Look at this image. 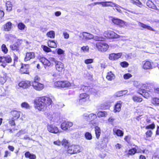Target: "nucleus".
<instances>
[{
  "label": "nucleus",
  "instance_id": "1",
  "mask_svg": "<svg viewBox=\"0 0 159 159\" xmlns=\"http://www.w3.org/2000/svg\"><path fill=\"white\" fill-rule=\"evenodd\" d=\"M35 108L39 111H44L52 106V99L47 97H42L36 100L34 102Z\"/></svg>",
  "mask_w": 159,
  "mask_h": 159
},
{
  "label": "nucleus",
  "instance_id": "2",
  "mask_svg": "<svg viewBox=\"0 0 159 159\" xmlns=\"http://www.w3.org/2000/svg\"><path fill=\"white\" fill-rule=\"evenodd\" d=\"M54 85L55 87L62 88H75L79 85L75 84L73 82L70 83L67 80L59 81L55 82Z\"/></svg>",
  "mask_w": 159,
  "mask_h": 159
},
{
  "label": "nucleus",
  "instance_id": "3",
  "mask_svg": "<svg viewBox=\"0 0 159 159\" xmlns=\"http://www.w3.org/2000/svg\"><path fill=\"white\" fill-rule=\"evenodd\" d=\"M12 61L10 56L7 55L5 56L0 57V63H2L1 65L3 67H5L7 66V63H11Z\"/></svg>",
  "mask_w": 159,
  "mask_h": 159
},
{
  "label": "nucleus",
  "instance_id": "4",
  "mask_svg": "<svg viewBox=\"0 0 159 159\" xmlns=\"http://www.w3.org/2000/svg\"><path fill=\"white\" fill-rule=\"evenodd\" d=\"M96 47L98 51L102 52L106 51L109 48V45L104 42H98L97 43Z\"/></svg>",
  "mask_w": 159,
  "mask_h": 159
},
{
  "label": "nucleus",
  "instance_id": "5",
  "mask_svg": "<svg viewBox=\"0 0 159 159\" xmlns=\"http://www.w3.org/2000/svg\"><path fill=\"white\" fill-rule=\"evenodd\" d=\"M89 95L87 93H84L80 94L78 104L80 105L84 104L85 102L89 100Z\"/></svg>",
  "mask_w": 159,
  "mask_h": 159
},
{
  "label": "nucleus",
  "instance_id": "6",
  "mask_svg": "<svg viewBox=\"0 0 159 159\" xmlns=\"http://www.w3.org/2000/svg\"><path fill=\"white\" fill-rule=\"evenodd\" d=\"M105 37L109 38H117L120 37L119 35L112 31H105L103 34Z\"/></svg>",
  "mask_w": 159,
  "mask_h": 159
},
{
  "label": "nucleus",
  "instance_id": "7",
  "mask_svg": "<svg viewBox=\"0 0 159 159\" xmlns=\"http://www.w3.org/2000/svg\"><path fill=\"white\" fill-rule=\"evenodd\" d=\"M48 130L53 134H57L60 132L58 127L52 124H48L47 126Z\"/></svg>",
  "mask_w": 159,
  "mask_h": 159
},
{
  "label": "nucleus",
  "instance_id": "8",
  "mask_svg": "<svg viewBox=\"0 0 159 159\" xmlns=\"http://www.w3.org/2000/svg\"><path fill=\"white\" fill-rule=\"evenodd\" d=\"M31 84L33 88L37 91H41L44 88V84L39 82H32Z\"/></svg>",
  "mask_w": 159,
  "mask_h": 159
},
{
  "label": "nucleus",
  "instance_id": "9",
  "mask_svg": "<svg viewBox=\"0 0 159 159\" xmlns=\"http://www.w3.org/2000/svg\"><path fill=\"white\" fill-rule=\"evenodd\" d=\"M73 123L69 121H64L61 125V128L62 129L64 130H66L68 128L72 126Z\"/></svg>",
  "mask_w": 159,
  "mask_h": 159
},
{
  "label": "nucleus",
  "instance_id": "10",
  "mask_svg": "<svg viewBox=\"0 0 159 159\" xmlns=\"http://www.w3.org/2000/svg\"><path fill=\"white\" fill-rule=\"evenodd\" d=\"M84 40H87L93 39V35L90 33L85 32H83L80 34V37L82 38Z\"/></svg>",
  "mask_w": 159,
  "mask_h": 159
},
{
  "label": "nucleus",
  "instance_id": "11",
  "mask_svg": "<svg viewBox=\"0 0 159 159\" xmlns=\"http://www.w3.org/2000/svg\"><path fill=\"white\" fill-rule=\"evenodd\" d=\"M111 20L114 24L120 26H124L125 25H126L125 22L118 18H112Z\"/></svg>",
  "mask_w": 159,
  "mask_h": 159
},
{
  "label": "nucleus",
  "instance_id": "12",
  "mask_svg": "<svg viewBox=\"0 0 159 159\" xmlns=\"http://www.w3.org/2000/svg\"><path fill=\"white\" fill-rule=\"evenodd\" d=\"M22 42V40L21 39H18L17 40V43H19V44H14L11 45L10 46V48L12 50L19 51V46Z\"/></svg>",
  "mask_w": 159,
  "mask_h": 159
},
{
  "label": "nucleus",
  "instance_id": "13",
  "mask_svg": "<svg viewBox=\"0 0 159 159\" xmlns=\"http://www.w3.org/2000/svg\"><path fill=\"white\" fill-rule=\"evenodd\" d=\"M30 85V82L29 81H22L18 84V86L23 89H27Z\"/></svg>",
  "mask_w": 159,
  "mask_h": 159
},
{
  "label": "nucleus",
  "instance_id": "14",
  "mask_svg": "<svg viewBox=\"0 0 159 159\" xmlns=\"http://www.w3.org/2000/svg\"><path fill=\"white\" fill-rule=\"evenodd\" d=\"M55 66L56 70L59 72H62L64 70V64L60 61H56Z\"/></svg>",
  "mask_w": 159,
  "mask_h": 159
},
{
  "label": "nucleus",
  "instance_id": "15",
  "mask_svg": "<svg viewBox=\"0 0 159 159\" xmlns=\"http://www.w3.org/2000/svg\"><path fill=\"white\" fill-rule=\"evenodd\" d=\"M83 116L85 118H87V120L89 121L93 120L97 117L96 115L93 113H91L89 115L85 113L83 115Z\"/></svg>",
  "mask_w": 159,
  "mask_h": 159
},
{
  "label": "nucleus",
  "instance_id": "16",
  "mask_svg": "<svg viewBox=\"0 0 159 159\" xmlns=\"http://www.w3.org/2000/svg\"><path fill=\"white\" fill-rule=\"evenodd\" d=\"M77 147L74 145H72L68 147L67 152L68 153L72 154L77 152Z\"/></svg>",
  "mask_w": 159,
  "mask_h": 159
},
{
  "label": "nucleus",
  "instance_id": "17",
  "mask_svg": "<svg viewBox=\"0 0 159 159\" xmlns=\"http://www.w3.org/2000/svg\"><path fill=\"white\" fill-rule=\"evenodd\" d=\"M29 66L28 64H22L20 69V72L22 73L28 74L29 73Z\"/></svg>",
  "mask_w": 159,
  "mask_h": 159
},
{
  "label": "nucleus",
  "instance_id": "18",
  "mask_svg": "<svg viewBox=\"0 0 159 159\" xmlns=\"http://www.w3.org/2000/svg\"><path fill=\"white\" fill-rule=\"evenodd\" d=\"M122 54V53H111L109 55V59L112 60H116L120 58Z\"/></svg>",
  "mask_w": 159,
  "mask_h": 159
},
{
  "label": "nucleus",
  "instance_id": "19",
  "mask_svg": "<svg viewBox=\"0 0 159 159\" xmlns=\"http://www.w3.org/2000/svg\"><path fill=\"white\" fill-rule=\"evenodd\" d=\"M122 103L123 102L120 101H118L117 102L114 107V112H119L120 111Z\"/></svg>",
  "mask_w": 159,
  "mask_h": 159
},
{
  "label": "nucleus",
  "instance_id": "20",
  "mask_svg": "<svg viewBox=\"0 0 159 159\" xmlns=\"http://www.w3.org/2000/svg\"><path fill=\"white\" fill-rule=\"evenodd\" d=\"M143 67L145 70H148L152 68L151 62L148 61H143Z\"/></svg>",
  "mask_w": 159,
  "mask_h": 159
},
{
  "label": "nucleus",
  "instance_id": "21",
  "mask_svg": "<svg viewBox=\"0 0 159 159\" xmlns=\"http://www.w3.org/2000/svg\"><path fill=\"white\" fill-rule=\"evenodd\" d=\"M7 73L2 72L0 75V82L3 84L7 81Z\"/></svg>",
  "mask_w": 159,
  "mask_h": 159
},
{
  "label": "nucleus",
  "instance_id": "22",
  "mask_svg": "<svg viewBox=\"0 0 159 159\" xmlns=\"http://www.w3.org/2000/svg\"><path fill=\"white\" fill-rule=\"evenodd\" d=\"M35 53L34 52H27L26 54L25 57V61H27L31 59H33L35 57Z\"/></svg>",
  "mask_w": 159,
  "mask_h": 159
},
{
  "label": "nucleus",
  "instance_id": "23",
  "mask_svg": "<svg viewBox=\"0 0 159 159\" xmlns=\"http://www.w3.org/2000/svg\"><path fill=\"white\" fill-rule=\"evenodd\" d=\"M114 134L119 137H122L124 135V132L115 127L113 129Z\"/></svg>",
  "mask_w": 159,
  "mask_h": 159
},
{
  "label": "nucleus",
  "instance_id": "24",
  "mask_svg": "<svg viewBox=\"0 0 159 159\" xmlns=\"http://www.w3.org/2000/svg\"><path fill=\"white\" fill-rule=\"evenodd\" d=\"M135 147L129 149L127 153V155L131 156L134 155L136 152H137L138 147L137 146L134 145Z\"/></svg>",
  "mask_w": 159,
  "mask_h": 159
},
{
  "label": "nucleus",
  "instance_id": "25",
  "mask_svg": "<svg viewBox=\"0 0 159 159\" xmlns=\"http://www.w3.org/2000/svg\"><path fill=\"white\" fill-rule=\"evenodd\" d=\"M11 114L13 118L16 120L19 118L20 114V112L17 111H11Z\"/></svg>",
  "mask_w": 159,
  "mask_h": 159
},
{
  "label": "nucleus",
  "instance_id": "26",
  "mask_svg": "<svg viewBox=\"0 0 159 159\" xmlns=\"http://www.w3.org/2000/svg\"><path fill=\"white\" fill-rule=\"evenodd\" d=\"M102 6L103 7H113L115 3L110 1L102 2Z\"/></svg>",
  "mask_w": 159,
  "mask_h": 159
},
{
  "label": "nucleus",
  "instance_id": "27",
  "mask_svg": "<svg viewBox=\"0 0 159 159\" xmlns=\"http://www.w3.org/2000/svg\"><path fill=\"white\" fill-rule=\"evenodd\" d=\"M12 24L10 22H7L3 25L4 30L8 31L11 30L12 27Z\"/></svg>",
  "mask_w": 159,
  "mask_h": 159
},
{
  "label": "nucleus",
  "instance_id": "28",
  "mask_svg": "<svg viewBox=\"0 0 159 159\" xmlns=\"http://www.w3.org/2000/svg\"><path fill=\"white\" fill-rule=\"evenodd\" d=\"M107 113L106 111H99L97 113V117L100 118L102 117H105L107 116Z\"/></svg>",
  "mask_w": 159,
  "mask_h": 159
},
{
  "label": "nucleus",
  "instance_id": "29",
  "mask_svg": "<svg viewBox=\"0 0 159 159\" xmlns=\"http://www.w3.org/2000/svg\"><path fill=\"white\" fill-rule=\"evenodd\" d=\"M40 61L44 65L50 66L51 65L49 61L44 57H42L39 59Z\"/></svg>",
  "mask_w": 159,
  "mask_h": 159
},
{
  "label": "nucleus",
  "instance_id": "30",
  "mask_svg": "<svg viewBox=\"0 0 159 159\" xmlns=\"http://www.w3.org/2000/svg\"><path fill=\"white\" fill-rule=\"evenodd\" d=\"M147 5L149 8L155 10H158L156 5L151 1H148L147 2Z\"/></svg>",
  "mask_w": 159,
  "mask_h": 159
},
{
  "label": "nucleus",
  "instance_id": "31",
  "mask_svg": "<svg viewBox=\"0 0 159 159\" xmlns=\"http://www.w3.org/2000/svg\"><path fill=\"white\" fill-rule=\"evenodd\" d=\"M95 131L96 137L98 139L101 134V130L100 128L98 126L95 127Z\"/></svg>",
  "mask_w": 159,
  "mask_h": 159
},
{
  "label": "nucleus",
  "instance_id": "32",
  "mask_svg": "<svg viewBox=\"0 0 159 159\" xmlns=\"http://www.w3.org/2000/svg\"><path fill=\"white\" fill-rule=\"evenodd\" d=\"M138 25L143 28L152 31H154L153 29L150 26L144 24L140 22H138Z\"/></svg>",
  "mask_w": 159,
  "mask_h": 159
},
{
  "label": "nucleus",
  "instance_id": "33",
  "mask_svg": "<svg viewBox=\"0 0 159 159\" xmlns=\"http://www.w3.org/2000/svg\"><path fill=\"white\" fill-rule=\"evenodd\" d=\"M92 32L93 33L97 34L98 35H102V31L98 27H95L92 30Z\"/></svg>",
  "mask_w": 159,
  "mask_h": 159
},
{
  "label": "nucleus",
  "instance_id": "34",
  "mask_svg": "<svg viewBox=\"0 0 159 159\" xmlns=\"http://www.w3.org/2000/svg\"><path fill=\"white\" fill-rule=\"evenodd\" d=\"M138 93L145 98H148L149 97L150 94L145 90H143L142 92H139Z\"/></svg>",
  "mask_w": 159,
  "mask_h": 159
},
{
  "label": "nucleus",
  "instance_id": "35",
  "mask_svg": "<svg viewBox=\"0 0 159 159\" xmlns=\"http://www.w3.org/2000/svg\"><path fill=\"white\" fill-rule=\"evenodd\" d=\"M107 79L109 80H112L115 78V75L111 71L108 72L107 76Z\"/></svg>",
  "mask_w": 159,
  "mask_h": 159
},
{
  "label": "nucleus",
  "instance_id": "36",
  "mask_svg": "<svg viewBox=\"0 0 159 159\" xmlns=\"http://www.w3.org/2000/svg\"><path fill=\"white\" fill-rule=\"evenodd\" d=\"M46 36L50 38L53 39L55 36V32L53 30L50 31L47 33Z\"/></svg>",
  "mask_w": 159,
  "mask_h": 159
},
{
  "label": "nucleus",
  "instance_id": "37",
  "mask_svg": "<svg viewBox=\"0 0 159 159\" xmlns=\"http://www.w3.org/2000/svg\"><path fill=\"white\" fill-rule=\"evenodd\" d=\"M25 156L27 158H29L30 159H35V156L33 154H30L29 152H27L25 154Z\"/></svg>",
  "mask_w": 159,
  "mask_h": 159
},
{
  "label": "nucleus",
  "instance_id": "38",
  "mask_svg": "<svg viewBox=\"0 0 159 159\" xmlns=\"http://www.w3.org/2000/svg\"><path fill=\"white\" fill-rule=\"evenodd\" d=\"M48 44V46L51 48H56L57 47L56 43L54 41L49 40Z\"/></svg>",
  "mask_w": 159,
  "mask_h": 159
},
{
  "label": "nucleus",
  "instance_id": "39",
  "mask_svg": "<svg viewBox=\"0 0 159 159\" xmlns=\"http://www.w3.org/2000/svg\"><path fill=\"white\" fill-rule=\"evenodd\" d=\"M130 2L133 4H135L140 7H141L142 6V3L139 0H130Z\"/></svg>",
  "mask_w": 159,
  "mask_h": 159
},
{
  "label": "nucleus",
  "instance_id": "40",
  "mask_svg": "<svg viewBox=\"0 0 159 159\" xmlns=\"http://www.w3.org/2000/svg\"><path fill=\"white\" fill-rule=\"evenodd\" d=\"M130 2L133 4H135L140 7H141L142 6V3L139 0H130Z\"/></svg>",
  "mask_w": 159,
  "mask_h": 159
},
{
  "label": "nucleus",
  "instance_id": "41",
  "mask_svg": "<svg viewBox=\"0 0 159 159\" xmlns=\"http://www.w3.org/2000/svg\"><path fill=\"white\" fill-rule=\"evenodd\" d=\"M127 93V90L121 91L116 93L114 94V96L117 97H120L126 94Z\"/></svg>",
  "mask_w": 159,
  "mask_h": 159
},
{
  "label": "nucleus",
  "instance_id": "42",
  "mask_svg": "<svg viewBox=\"0 0 159 159\" xmlns=\"http://www.w3.org/2000/svg\"><path fill=\"white\" fill-rule=\"evenodd\" d=\"M132 99L134 102H140L143 100L142 98L136 95L133 96Z\"/></svg>",
  "mask_w": 159,
  "mask_h": 159
},
{
  "label": "nucleus",
  "instance_id": "43",
  "mask_svg": "<svg viewBox=\"0 0 159 159\" xmlns=\"http://www.w3.org/2000/svg\"><path fill=\"white\" fill-rule=\"evenodd\" d=\"M101 35H98V36H93V39L96 41H103L104 39V38L102 36H101Z\"/></svg>",
  "mask_w": 159,
  "mask_h": 159
},
{
  "label": "nucleus",
  "instance_id": "44",
  "mask_svg": "<svg viewBox=\"0 0 159 159\" xmlns=\"http://www.w3.org/2000/svg\"><path fill=\"white\" fill-rule=\"evenodd\" d=\"M17 27L19 30H24L26 27L25 25L22 22L19 23L18 24Z\"/></svg>",
  "mask_w": 159,
  "mask_h": 159
},
{
  "label": "nucleus",
  "instance_id": "45",
  "mask_svg": "<svg viewBox=\"0 0 159 159\" xmlns=\"http://www.w3.org/2000/svg\"><path fill=\"white\" fill-rule=\"evenodd\" d=\"M45 116L50 120H52V115L51 112L46 111L44 113Z\"/></svg>",
  "mask_w": 159,
  "mask_h": 159
},
{
  "label": "nucleus",
  "instance_id": "46",
  "mask_svg": "<svg viewBox=\"0 0 159 159\" xmlns=\"http://www.w3.org/2000/svg\"><path fill=\"white\" fill-rule=\"evenodd\" d=\"M6 6L7 7V10L9 11H11L12 8V5L11 2L7 1L6 3Z\"/></svg>",
  "mask_w": 159,
  "mask_h": 159
},
{
  "label": "nucleus",
  "instance_id": "47",
  "mask_svg": "<svg viewBox=\"0 0 159 159\" xmlns=\"http://www.w3.org/2000/svg\"><path fill=\"white\" fill-rule=\"evenodd\" d=\"M84 136L87 140H90L92 138V136L91 133L86 132L84 134Z\"/></svg>",
  "mask_w": 159,
  "mask_h": 159
},
{
  "label": "nucleus",
  "instance_id": "48",
  "mask_svg": "<svg viewBox=\"0 0 159 159\" xmlns=\"http://www.w3.org/2000/svg\"><path fill=\"white\" fill-rule=\"evenodd\" d=\"M21 107L22 108L26 109H30V106L28 103L25 102L21 104Z\"/></svg>",
  "mask_w": 159,
  "mask_h": 159
},
{
  "label": "nucleus",
  "instance_id": "49",
  "mask_svg": "<svg viewBox=\"0 0 159 159\" xmlns=\"http://www.w3.org/2000/svg\"><path fill=\"white\" fill-rule=\"evenodd\" d=\"M2 51L5 54L7 53L8 52V50L6 47V45L4 44H3L1 47Z\"/></svg>",
  "mask_w": 159,
  "mask_h": 159
},
{
  "label": "nucleus",
  "instance_id": "50",
  "mask_svg": "<svg viewBox=\"0 0 159 159\" xmlns=\"http://www.w3.org/2000/svg\"><path fill=\"white\" fill-rule=\"evenodd\" d=\"M68 143H69L68 140L66 139H63L61 142V144L63 146L65 147H66L67 146H69Z\"/></svg>",
  "mask_w": 159,
  "mask_h": 159
},
{
  "label": "nucleus",
  "instance_id": "51",
  "mask_svg": "<svg viewBox=\"0 0 159 159\" xmlns=\"http://www.w3.org/2000/svg\"><path fill=\"white\" fill-rule=\"evenodd\" d=\"M155 128V125L153 122L151 124L145 127V129H153Z\"/></svg>",
  "mask_w": 159,
  "mask_h": 159
},
{
  "label": "nucleus",
  "instance_id": "52",
  "mask_svg": "<svg viewBox=\"0 0 159 159\" xmlns=\"http://www.w3.org/2000/svg\"><path fill=\"white\" fill-rule=\"evenodd\" d=\"M42 48L43 49L44 51L45 52H49L51 51V49L47 46L42 45Z\"/></svg>",
  "mask_w": 159,
  "mask_h": 159
},
{
  "label": "nucleus",
  "instance_id": "53",
  "mask_svg": "<svg viewBox=\"0 0 159 159\" xmlns=\"http://www.w3.org/2000/svg\"><path fill=\"white\" fill-rule=\"evenodd\" d=\"M113 7H115V9H116L118 12L120 13H121V11L120 8H123L121 6L115 3V5H114Z\"/></svg>",
  "mask_w": 159,
  "mask_h": 159
},
{
  "label": "nucleus",
  "instance_id": "54",
  "mask_svg": "<svg viewBox=\"0 0 159 159\" xmlns=\"http://www.w3.org/2000/svg\"><path fill=\"white\" fill-rule=\"evenodd\" d=\"M152 103L154 104H159V98H153L152 99Z\"/></svg>",
  "mask_w": 159,
  "mask_h": 159
},
{
  "label": "nucleus",
  "instance_id": "55",
  "mask_svg": "<svg viewBox=\"0 0 159 159\" xmlns=\"http://www.w3.org/2000/svg\"><path fill=\"white\" fill-rule=\"evenodd\" d=\"M56 51L59 55H63L64 53V51L61 48H57Z\"/></svg>",
  "mask_w": 159,
  "mask_h": 159
},
{
  "label": "nucleus",
  "instance_id": "56",
  "mask_svg": "<svg viewBox=\"0 0 159 159\" xmlns=\"http://www.w3.org/2000/svg\"><path fill=\"white\" fill-rule=\"evenodd\" d=\"M27 132L25 130H21L16 134V136H19L21 135L24 134Z\"/></svg>",
  "mask_w": 159,
  "mask_h": 159
},
{
  "label": "nucleus",
  "instance_id": "57",
  "mask_svg": "<svg viewBox=\"0 0 159 159\" xmlns=\"http://www.w3.org/2000/svg\"><path fill=\"white\" fill-rule=\"evenodd\" d=\"M93 59H88L84 61V63L87 64H91L93 62Z\"/></svg>",
  "mask_w": 159,
  "mask_h": 159
},
{
  "label": "nucleus",
  "instance_id": "58",
  "mask_svg": "<svg viewBox=\"0 0 159 159\" xmlns=\"http://www.w3.org/2000/svg\"><path fill=\"white\" fill-rule=\"evenodd\" d=\"M40 78L38 76H35L34 78L33 81H32L31 82V83L32 84V82H39L40 81Z\"/></svg>",
  "mask_w": 159,
  "mask_h": 159
},
{
  "label": "nucleus",
  "instance_id": "59",
  "mask_svg": "<svg viewBox=\"0 0 159 159\" xmlns=\"http://www.w3.org/2000/svg\"><path fill=\"white\" fill-rule=\"evenodd\" d=\"M146 136L147 137H151L152 134V132L151 130H148L146 133Z\"/></svg>",
  "mask_w": 159,
  "mask_h": 159
},
{
  "label": "nucleus",
  "instance_id": "60",
  "mask_svg": "<svg viewBox=\"0 0 159 159\" xmlns=\"http://www.w3.org/2000/svg\"><path fill=\"white\" fill-rule=\"evenodd\" d=\"M132 77V75L129 73H127L125 74L123 76V77L125 79H128Z\"/></svg>",
  "mask_w": 159,
  "mask_h": 159
},
{
  "label": "nucleus",
  "instance_id": "61",
  "mask_svg": "<svg viewBox=\"0 0 159 159\" xmlns=\"http://www.w3.org/2000/svg\"><path fill=\"white\" fill-rule=\"evenodd\" d=\"M115 120V119L112 116H111L108 119V122L110 123L112 125H113V122Z\"/></svg>",
  "mask_w": 159,
  "mask_h": 159
},
{
  "label": "nucleus",
  "instance_id": "62",
  "mask_svg": "<svg viewBox=\"0 0 159 159\" xmlns=\"http://www.w3.org/2000/svg\"><path fill=\"white\" fill-rule=\"evenodd\" d=\"M129 64L126 61H123L120 63V65L123 67H126L128 66Z\"/></svg>",
  "mask_w": 159,
  "mask_h": 159
},
{
  "label": "nucleus",
  "instance_id": "63",
  "mask_svg": "<svg viewBox=\"0 0 159 159\" xmlns=\"http://www.w3.org/2000/svg\"><path fill=\"white\" fill-rule=\"evenodd\" d=\"M81 49L84 52H87L89 51V47L88 46H84L81 48Z\"/></svg>",
  "mask_w": 159,
  "mask_h": 159
},
{
  "label": "nucleus",
  "instance_id": "64",
  "mask_svg": "<svg viewBox=\"0 0 159 159\" xmlns=\"http://www.w3.org/2000/svg\"><path fill=\"white\" fill-rule=\"evenodd\" d=\"M11 155V153L10 152L8 151H6L5 152L4 157L5 158H7L8 157L10 156Z\"/></svg>",
  "mask_w": 159,
  "mask_h": 159
}]
</instances>
